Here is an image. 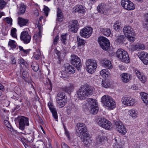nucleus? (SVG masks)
I'll use <instances>...</instances> for the list:
<instances>
[{
	"instance_id": "nucleus-48",
	"label": "nucleus",
	"mask_w": 148,
	"mask_h": 148,
	"mask_svg": "<svg viewBox=\"0 0 148 148\" xmlns=\"http://www.w3.org/2000/svg\"><path fill=\"white\" fill-rule=\"evenodd\" d=\"M138 77L143 83L145 82L146 81V78L145 76L143 75L140 74V75Z\"/></svg>"
},
{
	"instance_id": "nucleus-36",
	"label": "nucleus",
	"mask_w": 148,
	"mask_h": 148,
	"mask_svg": "<svg viewBox=\"0 0 148 148\" xmlns=\"http://www.w3.org/2000/svg\"><path fill=\"white\" fill-rule=\"evenodd\" d=\"M106 119L104 118H101L99 119V120L98 122V124L101 127H103V124L104 125L105 123H106V121H107Z\"/></svg>"
},
{
	"instance_id": "nucleus-18",
	"label": "nucleus",
	"mask_w": 148,
	"mask_h": 148,
	"mask_svg": "<svg viewBox=\"0 0 148 148\" xmlns=\"http://www.w3.org/2000/svg\"><path fill=\"white\" fill-rule=\"evenodd\" d=\"M48 106L49 109L52 114L53 117L55 119H57L58 118L57 113L56 109L54 108L53 105L50 102H49L48 104Z\"/></svg>"
},
{
	"instance_id": "nucleus-16",
	"label": "nucleus",
	"mask_w": 148,
	"mask_h": 148,
	"mask_svg": "<svg viewBox=\"0 0 148 148\" xmlns=\"http://www.w3.org/2000/svg\"><path fill=\"white\" fill-rule=\"evenodd\" d=\"M123 32L125 36L134 33L133 29L130 26H125L123 28Z\"/></svg>"
},
{
	"instance_id": "nucleus-7",
	"label": "nucleus",
	"mask_w": 148,
	"mask_h": 148,
	"mask_svg": "<svg viewBox=\"0 0 148 148\" xmlns=\"http://www.w3.org/2000/svg\"><path fill=\"white\" fill-rule=\"evenodd\" d=\"M98 42L101 48L105 50H108L110 46V43L109 40L103 36L99 38Z\"/></svg>"
},
{
	"instance_id": "nucleus-4",
	"label": "nucleus",
	"mask_w": 148,
	"mask_h": 148,
	"mask_svg": "<svg viewBox=\"0 0 148 148\" xmlns=\"http://www.w3.org/2000/svg\"><path fill=\"white\" fill-rule=\"evenodd\" d=\"M56 98L57 102L60 108L64 106L67 102V97L64 92L59 93Z\"/></svg>"
},
{
	"instance_id": "nucleus-53",
	"label": "nucleus",
	"mask_w": 148,
	"mask_h": 148,
	"mask_svg": "<svg viewBox=\"0 0 148 148\" xmlns=\"http://www.w3.org/2000/svg\"><path fill=\"white\" fill-rule=\"evenodd\" d=\"M66 71H63L61 72V77L63 78L64 79L68 77L69 76L68 73H66Z\"/></svg>"
},
{
	"instance_id": "nucleus-37",
	"label": "nucleus",
	"mask_w": 148,
	"mask_h": 148,
	"mask_svg": "<svg viewBox=\"0 0 148 148\" xmlns=\"http://www.w3.org/2000/svg\"><path fill=\"white\" fill-rule=\"evenodd\" d=\"M121 24V23L120 21H116L114 25V29L116 30L120 29Z\"/></svg>"
},
{
	"instance_id": "nucleus-29",
	"label": "nucleus",
	"mask_w": 148,
	"mask_h": 148,
	"mask_svg": "<svg viewBox=\"0 0 148 148\" xmlns=\"http://www.w3.org/2000/svg\"><path fill=\"white\" fill-rule=\"evenodd\" d=\"M129 113L130 116L133 118H135L137 117L138 112L135 109H131L129 111Z\"/></svg>"
},
{
	"instance_id": "nucleus-26",
	"label": "nucleus",
	"mask_w": 148,
	"mask_h": 148,
	"mask_svg": "<svg viewBox=\"0 0 148 148\" xmlns=\"http://www.w3.org/2000/svg\"><path fill=\"white\" fill-rule=\"evenodd\" d=\"M57 18L56 21L59 22H61L63 21V16L61 10H58L57 12Z\"/></svg>"
},
{
	"instance_id": "nucleus-55",
	"label": "nucleus",
	"mask_w": 148,
	"mask_h": 148,
	"mask_svg": "<svg viewBox=\"0 0 148 148\" xmlns=\"http://www.w3.org/2000/svg\"><path fill=\"white\" fill-rule=\"evenodd\" d=\"M98 12L104 15L108 14V12L107 10H97Z\"/></svg>"
},
{
	"instance_id": "nucleus-28",
	"label": "nucleus",
	"mask_w": 148,
	"mask_h": 148,
	"mask_svg": "<svg viewBox=\"0 0 148 148\" xmlns=\"http://www.w3.org/2000/svg\"><path fill=\"white\" fill-rule=\"evenodd\" d=\"M113 142L114 148H123L121 145V142L118 141L116 138L114 139Z\"/></svg>"
},
{
	"instance_id": "nucleus-25",
	"label": "nucleus",
	"mask_w": 148,
	"mask_h": 148,
	"mask_svg": "<svg viewBox=\"0 0 148 148\" xmlns=\"http://www.w3.org/2000/svg\"><path fill=\"white\" fill-rule=\"evenodd\" d=\"M140 95L144 102L146 104L148 105V95L144 92L140 93Z\"/></svg>"
},
{
	"instance_id": "nucleus-60",
	"label": "nucleus",
	"mask_w": 148,
	"mask_h": 148,
	"mask_svg": "<svg viewBox=\"0 0 148 148\" xmlns=\"http://www.w3.org/2000/svg\"><path fill=\"white\" fill-rule=\"evenodd\" d=\"M5 20L8 24H10L11 25L12 24V20L11 18L7 17L5 18Z\"/></svg>"
},
{
	"instance_id": "nucleus-56",
	"label": "nucleus",
	"mask_w": 148,
	"mask_h": 148,
	"mask_svg": "<svg viewBox=\"0 0 148 148\" xmlns=\"http://www.w3.org/2000/svg\"><path fill=\"white\" fill-rule=\"evenodd\" d=\"M18 8L20 9H25L26 7L23 3H21L18 6Z\"/></svg>"
},
{
	"instance_id": "nucleus-38",
	"label": "nucleus",
	"mask_w": 148,
	"mask_h": 148,
	"mask_svg": "<svg viewBox=\"0 0 148 148\" xmlns=\"http://www.w3.org/2000/svg\"><path fill=\"white\" fill-rule=\"evenodd\" d=\"M77 39L78 42V45L79 46L84 45L86 42L84 40L80 38L79 36H77Z\"/></svg>"
},
{
	"instance_id": "nucleus-50",
	"label": "nucleus",
	"mask_w": 148,
	"mask_h": 148,
	"mask_svg": "<svg viewBox=\"0 0 148 148\" xmlns=\"http://www.w3.org/2000/svg\"><path fill=\"white\" fill-rule=\"evenodd\" d=\"M85 8L84 6L81 5H76L73 8V9H84Z\"/></svg>"
},
{
	"instance_id": "nucleus-49",
	"label": "nucleus",
	"mask_w": 148,
	"mask_h": 148,
	"mask_svg": "<svg viewBox=\"0 0 148 148\" xmlns=\"http://www.w3.org/2000/svg\"><path fill=\"white\" fill-rule=\"evenodd\" d=\"M34 58L36 60H38L39 59L40 55V53L39 50H38L36 51V52L35 53Z\"/></svg>"
},
{
	"instance_id": "nucleus-41",
	"label": "nucleus",
	"mask_w": 148,
	"mask_h": 148,
	"mask_svg": "<svg viewBox=\"0 0 148 148\" xmlns=\"http://www.w3.org/2000/svg\"><path fill=\"white\" fill-rule=\"evenodd\" d=\"M135 33H133L131 35H129L127 36V38L128 40L131 42H132L134 41L135 39Z\"/></svg>"
},
{
	"instance_id": "nucleus-40",
	"label": "nucleus",
	"mask_w": 148,
	"mask_h": 148,
	"mask_svg": "<svg viewBox=\"0 0 148 148\" xmlns=\"http://www.w3.org/2000/svg\"><path fill=\"white\" fill-rule=\"evenodd\" d=\"M16 103L17 104H16V107L14 108V110L19 109L21 107H22L23 104V103L21 102V99L19 101H17Z\"/></svg>"
},
{
	"instance_id": "nucleus-11",
	"label": "nucleus",
	"mask_w": 148,
	"mask_h": 148,
	"mask_svg": "<svg viewBox=\"0 0 148 148\" xmlns=\"http://www.w3.org/2000/svg\"><path fill=\"white\" fill-rule=\"evenodd\" d=\"M68 27L69 31L72 32H76L79 27L78 21L76 20H73L72 22L69 24Z\"/></svg>"
},
{
	"instance_id": "nucleus-39",
	"label": "nucleus",
	"mask_w": 148,
	"mask_h": 148,
	"mask_svg": "<svg viewBox=\"0 0 148 148\" xmlns=\"http://www.w3.org/2000/svg\"><path fill=\"white\" fill-rule=\"evenodd\" d=\"M8 6H6V3L3 0H0V9L4 8H8Z\"/></svg>"
},
{
	"instance_id": "nucleus-46",
	"label": "nucleus",
	"mask_w": 148,
	"mask_h": 148,
	"mask_svg": "<svg viewBox=\"0 0 148 148\" xmlns=\"http://www.w3.org/2000/svg\"><path fill=\"white\" fill-rule=\"evenodd\" d=\"M135 49H143L145 48V47L142 44H139L136 45L134 46Z\"/></svg>"
},
{
	"instance_id": "nucleus-30",
	"label": "nucleus",
	"mask_w": 148,
	"mask_h": 148,
	"mask_svg": "<svg viewBox=\"0 0 148 148\" xmlns=\"http://www.w3.org/2000/svg\"><path fill=\"white\" fill-rule=\"evenodd\" d=\"M124 55L121 61L127 63H129L130 62V58L127 52Z\"/></svg>"
},
{
	"instance_id": "nucleus-10",
	"label": "nucleus",
	"mask_w": 148,
	"mask_h": 148,
	"mask_svg": "<svg viewBox=\"0 0 148 148\" xmlns=\"http://www.w3.org/2000/svg\"><path fill=\"white\" fill-rule=\"evenodd\" d=\"M121 4L125 9H134V3L129 0H122Z\"/></svg>"
},
{
	"instance_id": "nucleus-19",
	"label": "nucleus",
	"mask_w": 148,
	"mask_h": 148,
	"mask_svg": "<svg viewBox=\"0 0 148 148\" xmlns=\"http://www.w3.org/2000/svg\"><path fill=\"white\" fill-rule=\"evenodd\" d=\"M65 71L69 74H73L75 73V69L74 67L67 63L65 64Z\"/></svg>"
},
{
	"instance_id": "nucleus-23",
	"label": "nucleus",
	"mask_w": 148,
	"mask_h": 148,
	"mask_svg": "<svg viewBox=\"0 0 148 148\" xmlns=\"http://www.w3.org/2000/svg\"><path fill=\"white\" fill-rule=\"evenodd\" d=\"M28 22V20L27 19H24L20 17L18 18V24L21 27L26 25Z\"/></svg>"
},
{
	"instance_id": "nucleus-51",
	"label": "nucleus",
	"mask_w": 148,
	"mask_h": 148,
	"mask_svg": "<svg viewBox=\"0 0 148 148\" xmlns=\"http://www.w3.org/2000/svg\"><path fill=\"white\" fill-rule=\"evenodd\" d=\"M143 26L144 28L146 30H148V22L145 20V21L143 22Z\"/></svg>"
},
{
	"instance_id": "nucleus-24",
	"label": "nucleus",
	"mask_w": 148,
	"mask_h": 148,
	"mask_svg": "<svg viewBox=\"0 0 148 148\" xmlns=\"http://www.w3.org/2000/svg\"><path fill=\"white\" fill-rule=\"evenodd\" d=\"M116 36L117 37V38L116 41L119 44L123 42L125 40L126 36H124V35L116 34Z\"/></svg>"
},
{
	"instance_id": "nucleus-31",
	"label": "nucleus",
	"mask_w": 148,
	"mask_h": 148,
	"mask_svg": "<svg viewBox=\"0 0 148 148\" xmlns=\"http://www.w3.org/2000/svg\"><path fill=\"white\" fill-rule=\"evenodd\" d=\"M22 75L23 78L25 81L28 82L29 77V75L28 72L26 71H24L22 73Z\"/></svg>"
},
{
	"instance_id": "nucleus-15",
	"label": "nucleus",
	"mask_w": 148,
	"mask_h": 148,
	"mask_svg": "<svg viewBox=\"0 0 148 148\" xmlns=\"http://www.w3.org/2000/svg\"><path fill=\"white\" fill-rule=\"evenodd\" d=\"M123 103L128 106H133L134 103V100L130 97H123L122 99Z\"/></svg>"
},
{
	"instance_id": "nucleus-35",
	"label": "nucleus",
	"mask_w": 148,
	"mask_h": 148,
	"mask_svg": "<svg viewBox=\"0 0 148 148\" xmlns=\"http://www.w3.org/2000/svg\"><path fill=\"white\" fill-rule=\"evenodd\" d=\"M111 123L110 121H107L106 122V123H105L104 125L103 124V128H104L106 130H109L111 127Z\"/></svg>"
},
{
	"instance_id": "nucleus-8",
	"label": "nucleus",
	"mask_w": 148,
	"mask_h": 148,
	"mask_svg": "<svg viewBox=\"0 0 148 148\" xmlns=\"http://www.w3.org/2000/svg\"><path fill=\"white\" fill-rule=\"evenodd\" d=\"M71 63L74 65L79 71L82 67V64L80 59L77 56L73 55L71 56Z\"/></svg>"
},
{
	"instance_id": "nucleus-57",
	"label": "nucleus",
	"mask_w": 148,
	"mask_h": 148,
	"mask_svg": "<svg viewBox=\"0 0 148 148\" xmlns=\"http://www.w3.org/2000/svg\"><path fill=\"white\" fill-rule=\"evenodd\" d=\"M101 85L103 87L105 88H107L108 86V85L107 82H106L105 81H103L102 82Z\"/></svg>"
},
{
	"instance_id": "nucleus-45",
	"label": "nucleus",
	"mask_w": 148,
	"mask_h": 148,
	"mask_svg": "<svg viewBox=\"0 0 148 148\" xmlns=\"http://www.w3.org/2000/svg\"><path fill=\"white\" fill-rule=\"evenodd\" d=\"M16 28H14L11 30V34L12 36L15 38L17 37L16 34Z\"/></svg>"
},
{
	"instance_id": "nucleus-20",
	"label": "nucleus",
	"mask_w": 148,
	"mask_h": 148,
	"mask_svg": "<svg viewBox=\"0 0 148 148\" xmlns=\"http://www.w3.org/2000/svg\"><path fill=\"white\" fill-rule=\"evenodd\" d=\"M74 86L73 84H70L69 85L63 88V90L69 94L72 92L74 89Z\"/></svg>"
},
{
	"instance_id": "nucleus-63",
	"label": "nucleus",
	"mask_w": 148,
	"mask_h": 148,
	"mask_svg": "<svg viewBox=\"0 0 148 148\" xmlns=\"http://www.w3.org/2000/svg\"><path fill=\"white\" fill-rule=\"evenodd\" d=\"M85 10H74L73 12H77L78 13H84L85 11Z\"/></svg>"
},
{
	"instance_id": "nucleus-47",
	"label": "nucleus",
	"mask_w": 148,
	"mask_h": 148,
	"mask_svg": "<svg viewBox=\"0 0 148 148\" xmlns=\"http://www.w3.org/2000/svg\"><path fill=\"white\" fill-rule=\"evenodd\" d=\"M33 70L35 71H37L39 69V66L36 63L33 64L31 65Z\"/></svg>"
},
{
	"instance_id": "nucleus-62",
	"label": "nucleus",
	"mask_w": 148,
	"mask_h": 148,
	"mask_svg": "<svg viewBox=\"0 0 148 148\" xmlns=\"http://www.w3.org/2000/svg\"><path fill=\"white\" fill-rule=\"evenodd\" d=\"M19 48L20 50L21 51H23V52L26 53H28L29 52V51L28 50H24L23 48V47H21V46H19Z\"/></svg>"
},
{
	"instance_id": "nucleus-44",
	"label": "nucleus",
	"mask_w": 148,
	"mask_h": 148,
	"mask_svg": "<svg viewBox=\"0 0 148 148\" xmlns=\"http://www.w3.org/2000/svg\"><path fill=\"white\" fill-rule=\"evenodd\" d=\"M108 8V5L104 3L99 4L97 7V9H104Z\"/></svg>"
},
{
	"instance_id": "nucleus-21",
	"label": "nucleus",
	"mask_w": 148,
	"mask_h": 148,
	"mask_svg": "<svg viewBox=\"0 0 148 148\" xmlns=\"http://www.w3.org/2000/svg\"><path fill=\"white\" fill-rule=\"evenodd\" d=\"M102 65L110 69L112 68V65L110 61L107 59H104L101 61Z\"/></svg>"
},
{
	"instance_id": "nucleus-13",
	"label": "nucleus",
	"mask_w": 148,
	"mask_h": 148,
	"mask_svg": "<svg viewBox=\"0 0 148 148\" xmlns=\"http://www.w3.org/2000/svg\"><path fill=\"white\" fill-rule=\"evenodd\" d=\"M115 126L118 131L120 133L125 134L127 132L124 125L120 121H116L115 123Z\"/></svg>"
},
{
	"instance_id": "nucleus-64",
	"label": "nucleus",
	"mask_w": 148,
	"mask_h": 148,
	"mask_svg": "<svg viewBox=\"0 0 148 148\" xmlns=\"http://www.w3.org/2000/svg\"><path fill=\"white\" fill-rule=\"evenodd\" d=\"M18 62L20 64L23 65L25 63L24 60L22 58H21L18 60Z\"/></svg>"
},
{
	"instance_id": "nucleus-34",
	"label": "nucleus",
	"mask_w": 148,
	"mask_h": 148,
	"mask_svg": "<svg viewBox=\"0 0 148 148\" xmlns=\"http://www.w3.org/2000/svg\"><path fill=\"white\" fill-rule=\"evenodd\" d=\"M105 138L104 137L99 136L96 139V143L97 144H102Z\"/></svg>"
},
{
	"instance_id": "nucleus-52",
	"label": "nucleus",
	"mask_w": 148,
	"mask_h": 148,
	"mask_svg": "<svg viewBox=\"0 0 148 148\" xmlns=\"http://www.w3.org/2000/svg\"><path fill=\"white\" fill-rule=\"evenodd\" d=\"M55 52L56 53V54L58 56V62L59 64H60L61 63V56H60V54L61 53L60 51H58L56 50Z\"/></svg>"
},
{
	"instance_id": "nucleus-2",
	"label": "nucleus",
	"mask_w": 148,
	"mask_h": 148,
	"mask_svg": "<svg viewBox=\"0 0 148 148\" xmlns=\"http://www.w3.org/2000/svg\"><path fill=\"white\" fill-rule=\"evenodd\" d=\"M93 88L87 84L82 85L77 91V97L79 99H85L92 94Z\"/></svg>"
},
{
	"instance_id": "nucleus-17",
	"label": "nucleus",
	"mask_w": 148,
	"mask_h": 148,
	"mask_svg": "<svg viewBox=\"0 0 148 148\" xmlns=\"http://www.w3.org/2000/svg\"><path fill=\"white\" fill-rule=\"evenodd\" d=\"M122 81L124 83L129 82L131 78V75L127 73H123L121 75Z\"/></svg>"
},
{
	"instance_id": "nucleus-3",
	"label": "nucleus",
	"mask_w": 148,
	"mask_h": 148,
	"mask_svg": "<svg viewBox=\"0 0 148 148\" xmlns=\"http://www.w3.org/2000/svg\"><path fill=\"white\" fill-rule=\"evenodd\" d=\"M101 101L108 109L112 110L116 107L114 101L111 97L108 95H104L101 98Z\"/></svg>"
},
{
	"instance_id": "nucleus-43",
	"label": "nucleus",
	"mask_w": 148,
	"mask_h": 148,
	"mask_svg": "<svg viewBox=\"0 0 148 148\" xmlns=\"http://www.w3.org/2000/svg\"><path fill=\"white\" fill-rule=\"evenodd\" d=\"M16 43L14 40H10L9 42L8 45L12 48H15L16 47Z\"/></svg>"
},
{
	"instance_id": "nucleus-61",
	"label": "nucleus",
	"mask_w": 148,
	"mask_h": 148,
	"mask_svg": "<svg viewBox=\"0 0 148 148\" xmlns=\"http://www.w3.org/2000/svg\"><path fill=\"white\" fill-rule=\"evenodd\" d=\"M6 126L9 128L8 130L11 131V132H12L14 131V130L12 127V126L11 125L10 123Z\"/></svg>"
},
{
	"instance_id": "nucleus-14",
	"label": "nucleus",
	"mask_w": 148,
	"mask_h": 148,
	"mask_svg": "<svg viewBox=\"0 0 148 148\" xmlns=\"http://www.w3.org/2000/svg\"><path fill=\"white\" fill-rule=\"evenodd\" d=\"M138 57L143 63L145 64H148V53L144 51L138 53Z\"/></svg>"
},
{
	"instance_id": "nucleus-59",
	"label": "nucleus",
	"mask_w": 148,
	"mask_h": 148,
	"mask_svg": "<svg viewBox=\"0 0 148 148\" xmlns=\"http://www.w3.org/2000/svg\"><path fill=\"white\" fill-rule=\"evenodd\" d=\"M41 31H39V32L37 34H35L34 36L33 37L34 38L36 37L38 38H40L41 36Z\"/></svg>"
},
{
	"instance_id": "nucleus-9",
	"label": "nucleus",
	"mask_w": 148,
	"mask_h": 148,
	"mask_svg": "<svg viewBox=\"0 0 148 148\" xmlns=\"http://www.w3.org/2000/svg\"><path fill=\"white\" fill-rule=\"evenodd\" d=\"M92 29L90 27H88L81 29L80 32V34L83 37L88 38L92 33Z\"/></svg>"
},
{
	"instance_id": "nucleus-1",
	"label": "nucleus",
	"mask_w": 148,
	"mask_h": 148,
	"mask_svg": "<svg viewBox=\"0 0 148 148\" xmlns=\"http://www.w3.org/2000/svg\"><path fill=\"white\" fill-rule=\"evenodd\" d=\"M75 129L77 135L83 141L86 142L85 144H87V139L88 140L90 137L85 125L83 123H78L77 124Z\"/></svg>"
},
{
	"instance_id": "nucleus-32",
	"label": "nucleus",
	"mask_w": 148,
	"mask_h": 148,
	"mask_svg": "<svg viewBox=\"0 0 148 148\" xmlns=\"http://www.w3.org/2000/svg\"><path fill=\"white\" fill-rule=\"evenodd\" d=\"M102 32L103 34L107 36H110L111 34L110 30L108 28L103 29H102Z\"/></svg>"
},
{
	"instance_id": "nucleus-33",
	"label": "nucleus",
	"mask_w": 148,
	"mask_h": 148,
	"mask_svg": "<svg viewBox=\"0 0 148 148\" xmlns=\"http://www.w3.org/2000/svg\"><path fill=\"white\" fill-rule=\"evenodd\" d=\"M108 73L106 69H102L100 72L101 75L105 78H107L108 77Z\"/></svg>"
},
{
	"instance_id": "nucleus-27",
	"label": "nucleus",
	"mask_w": 148,
	"mask_h": 148,
	"mask_svg": "<svg viewBox=\"0 0 148 148\" xmlns=\"http://www.w3.org/2000/svg\"><path fill=\"white\" fill-rule=\"evenodd\" d=\"M87 100L90 106V107H93L97 106V103L96 100L90 98L88 99Z\"/></svg>"
},
{
	"instance_id": "nucleus-22",
	"label": "nucleus",
	"mask_w": 148,
	"mask_h": 148,
	"mask_svg": "<svg viewBox=\"0 0 148 148\" xmlns=\"http://www.w3.org/2000/svg\"><path fill=\"white\" fill-rule=\"evenodd\" d=\"M126 52L123 49H120L116 51V55L121 60L123 58V56Z\"/></svg>"
},
{
	"instance_id": "nucleus-12",
	"label": "nucleus",
	"mask_w": 148,
	"mask_h": 148,
	"mask_svg": "<svg viewBox=\"0 0 148 148\" xmlns=\"http://www.w3.org/2000/svg\"><path fill=\"white\" fill-rule=\"evenodd\" d=\"M20 39L24 43L27 44L30 42L31 36L29 35L27 32L23 31L21 33Z\"/></svg>"
},
{
	"instance_id": "nucleus-54",
	"label": "nucleus",
	"mask_w": 148,
	"mask_h": 148,
	"mask_svg": "<svg viewBox=\"0 0 148 148\" xmlns=\"http://www.w3.org/2000/svg\"><path fill=\"white\" fill-rule=\"evenodd\" d=\"M61 40L62 43L64 44H65L66 40V35H62L61 37Z\"/></svg>"
},
{
	"instance_id": "nucleus-5",
	"label": "nucleus",
	"mask_w": 148,
	"mask_h": 148,
	"mask_svg": "<svg viewBox=\"0 0 148 148\" xmlns=\"http://www.w3.org/2000/svg\"><path fill=\"white\" fill-rule=\"evenodd\" d=\"M86 70L88 73H92L97 68V62L95 60L90 59L86 62Z\"/></svg>"
},
{
	"instance_id": "nucleus-6",
	"label": "nucleus",
	"mask_w": 148,
	"mask_h": 148,
	"mask_svg": "<svg viewBox=\"0 0 148 148\" xmlns=\"http://www.w3.org/2000/svg\"><path fill=\"white\" fill-rule=\"evenodd\" d=\"M19 124V128L23 130L26 126L29 125L28 118L24 116H19L17 118Z\"/></svg>"
},
{
	"instance_id": "nucleus-42",
	"label": "nucleus",
	"mask_w": 148,
	"mask_h": 148,
	"mask_svg": "<svg viewBox=\"0 0 148 148\" xmlns=\"http://www.w3.org/2000/svg\"><path fill=\"white\" fill-rule=\"evenodd\" d=\"M90 108L91 113L95 114H96L97 113L99 109L98 106H96V107H91Z\"/></svg>"
},
{
	"instance_id": "nucleus-58",
	"label": "nucleus",
	"mask_w": 148,
	"mask_h": 148,
	"mask_svg": "<svg viewBox=\"0 0 148 148\" xmlns=\"http://www.w3.org/2000/svg\"><path fill=\"white\" fill-rule=\"evenodd\" d=\"M59 36L58 35H57L55 37L54 40L53 44L54 45H56L57 44L58 41V40Z\"/></svg>"
}]
</instances>
